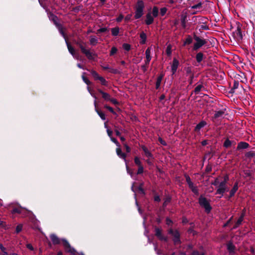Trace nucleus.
Masks as SVG:
<instances>
[{
    "label": "nucleus",
    "mask_w": 255,
    "mask_h": 255,
    "mask_svg": "<svg viewBox=\"0 0 255 255\" xmlns=\"http://www.w3.org/2000/svg\"><path fill=\"white\" fill-rule=\"evenodd\" d=\"M73 42L80 48L81 52L84 54L89 60H94L95 58L97 57L96 53H93L91 52L90 50L86 48L87 44L81 39L79 38L77 40H74Z\"/></svg>",
    "instance_id": "f257e3e1"
},
{
    "label": "nucleus",
    "mask_w": 255,
    "mask_h": 255,
    "mask_svg": "<svg viewBox=\"0 0 255 255\" xmlns=\"http://www.w3.org/2000/svg\"><path fill=\"white\" fill-rule=\"evenodd\" d=\"M144 8V3L142 0H137L135 7V15L134 16L135 19H139L143 15V10Z\"/></svg>",
    "instance_id": "f03ea898"
},
{
    "label": "nucleus",
    "mask_w": 255,
    "mask_h": 255,
    "mask_svg": "<svg viewBox=\"0 0 255 255\" xmlns=\"http://www.w3.org/2000/svg\"><path fill=\"white\" fill-rule=\"evenodd\" d=\"M193 39L196 41L193 46L194 51L198 50L201 47L207 43V40L204 38H201L197 36L195 33H193Z\"/></svg>",
    "instance_id": "7ed1b4c3"
},
{
    "label": "nucleus",
    "mask_w": 255,
    "mask_h": 255,
    "mask_svg": "<svg viewBox=\"0 0 255 255\" xmlns=\"http://www.w3.org/2000/svg\"><path fill=\"white\" fill-rule=\"evenodd\" d=\"M198 203L201 207L205 209L207 213H209L212 210V207L210 204L209 201L203 195H201L198 199Z\"/></svg>",
    "instance_id": "20e7f679"
},
{
    "label": "nucleus",
    "mask_w": 255,
    "mask_h": 255,
    "mask_svg": "<svg viewBox=\"0 0 255 255\" xmlns=\"http://www.w3.org/2000/svg\"><path fill=\"white\" fill-rule=\"evenodd\" d=\"M168 233L173 237V242L174 245H178L181 243L180 240V234L178 231L177 230H173L172 229H170Z\"/></svg>",
    "instance_id": "39448f33"
},
{
    "label": "nucleus",
    "mask_w": 255,
    "mask_h": 255,
    "mask_svg": "<svg viewBox=\"0 0 255 255\" xmlns=\"http://www.w3.org/2000/svg\"><path fill=\"white\" fill-rule=\"evenodd\" d=\"M61 241L66 252L69 253L72 255H78V253L74 248L71 246L70 244L66 239H62Z\"/></svg>",
    "instance_id": "423d86ee"
},
{
    "label": "nucleus",
    "mask_w": 255,
    "mask_h": 255,
    "mask_svg": "<svg viewBox=\"0 0 255 255\" xmlns=\"http://www.w3.org/2000/svg\"><path fill=\"white\" fill-rule=\"evenodd\" d=\"M237 29L233 32V36L236 41H239L242 40L243 38L241 29L242 25L240 24V22L237 23Z\"/></svg>",
    "instance_id": "0eeeda50"
},
{
    "label": "nucleus",
    "mask_w": 255,
    "mask_h": 255,
    "mask_svg": "<svg viewBox=\"0 0 255 255\" xmlns=\"http://www.w3.org/2000/svg\"><path fill=\"white\" fill-rule=\"evenodd\" d=\"M90 72L95 81L99 80L102 85L108 86V82L104 77L100 76L96 71L91 70Z\"/></svg>",
    "instance_id": "6e6552de"
},
{
    "label": "nucleus",
    "mask_w": 255,
    "mask_h": 255,
    "mask_svg": "<svg viewBox=\"0 0 255 255\" xmlns=\"http://www.w3.org/2000/svg\"><path fill=\"white\" fill-rule=\"evenodd\" d=\"M150 53V48L148 47L145 50L146 60H145V64L141 66V68L143 72H145L147 71L148 65L151 58Z\"/></svg>",
    "instance_id": "1a4fd4ad"
},
{
    "label": "nucleus",
    "mask_w": 255,
    "mask_h": 255,
    "mask_svg": "<svg viewBox=\"0 0 255 255\" xmlns=\"http://www.w3.org/2000/svg\"><path fill=\"white\" fill-rule=\"evenodd\" d=\"M229 190L227 186V183L222 181L219 184L218 188L217 189L216 194H220L221 197L223 196L224 193Z\"/></svg>",
    "instance_id": "9d476101"
},
{
    "label": "nucleus",
    "mask_w": 255,
    "mask_h": 255,
    "mask_svg": "<svg viewBox=\"0 0 255 255\" xmlns=\"http://www.w3.org/2000/svg\"><path fill=\"white\" fill-rule=\"evenodd\" d=\"M87 89H88V91L90 93L91 95L94 98H95L94 105H95V108L96 112H102L101 111V110L99 109V108H98V103H97V100L98 99L97 93H96L94 91L92 90L89 87H88Z\"/></svg>",
    "instance_id": "9b49d317"
},
{
    "label": "nucleus",
    "mask_w": 255,
    "mask_h": 255,
    "mask_svg": "<svg viewBox=\"0 0 255 255\" xmlns=\"http://www.w3.org/2000/svg\"><path fill=\"white\" fill-rule=\"evenodd\" d=\"M96 90L97 95L100 94L102 95V98L105 101H109V100H111V95L109 94L104 92L102 89L99 88H97Z\"/></svg>",
    "instance_id": "f8f14e48"
},
{
    "label": "nucleus",
    "mask_w": 255,
    "mask_h": 255,
    "mask_svg": "<svg viewBox=\"0 0 255 255\" xmlns=\"http://www.w3.org/2000/svg\"><path fill=\"white\" fill-rule=\"evenodd\" d=\"M190 4L195 3L192 6H191L192 9L200 8L202 6V2L200 0H189Z\"/></svg>",
    "instance_id": "ddd939ff"
},
{
    "label": "nucleus",
    "mask_w": 255,
    "mask_h": 255,
    "mask_svg": "<svg viewBox=\"0 0 255 255\" xmlns=\"http://www.w3.org/2000/svg\"><path fill=\"white\" fill-rule=\"evenodd\" d=\"M155 236L158 238V239L160 241H164L165 242H167V237H164L162 234V232H161V230L158 228H156L155 229Z\"/></svg>",
    "instance_id": "4468645a"
},
{
    "label": "nucleus",
    "mask_w": 255,
    "mask_h": 255,
    "mask_svg": "<svg viewBox=\"0 0 255 255\" xmlns=\"http://www.w3.org/2000/svg\"><path fill=\"white\" fill-rule=\"evenodd\" d=\"M179 65V61L175 58H173L172 64L171 65V72L172 75L175 74L176 72Z\"/></svg>",
    "instance_id": "2eb2a0df"
},
{
    "label": "nucleus",
    "mask_w": 255,
    "mask_h": 255,
    "mask_svg": "<svg viewBox=\"0 0 255 255\" xmlns=\"http://www.w3.org/2000/svg\"><path fill=\"white\" fill-rule=\"evenodd\" d=\"M49 17V19L53 21L56 27L60 26L61 24L58 22V18L56 15L54 14L53 13H50Z\"/></svg>",
    "instance_id": "dca6fc26"
},
{
    "label": "nucleus",
    "mask_w": 255,
    "mask_h": 255,
    "mask_svg": "<svg viewBox=\"0 0 255 255\" xmlns=\"http://www.w3.org/2000/svg\"><path fill=\"white\" fill-rule=\"evenodd\" d=\"M239 182L238 181H236L233 187L232 188V189L230 191V195L229 196V198H232L233 197L236 192L238 191L239 186H238Z\"/></svg>",
    "instance_id": "f3484780"
},
{
    "label": "nucleus",
    "mask_w": 255,
    "mask_h": 255,
    "mask_svg": "<svg viewBox=\"0 0 255 255\" xmlns=\"http://www.w3.org/2000/svg\"><path fill=\"white\" fill-rule=\"evenodd\" d=\"M244 216H245V213H242L241 214L240 217L237 220V221L235 223L233 227L232 228V230H234V229H237L241 225V224L244 220Z\"/></svg>",
    "instance_id": "a211bd4d"
},
{
    "label": "nucleus",
    "mask_w": 255,
    "mask_h": 255,
    "mask_svg": "<svg viewBox=\"0 0 255 255\" xmlns=\"http://www.w3.org/2000/svg\"><path fill=\"white\" fill-rule=\"evenodd\" d=\"M50 239L53 245H59L60 244V239L55 234H51L50 236Z\"/></svg>",
    "instance_id": "6ab92c4d"
},
{
    "label": "nucleus",
    "mask_w": 255,
    "mask_h": 255,
    "mask_svg": "<svg viewBox=\"0 0 255 255\" xmlns=\"http://www.w3.org/2000/svg\"><path fill=\"white\" fill-rule=\"evenodd\" d=\"M249 147V144L246 142L241 141L238 143L237 150L244 149Z\"/></svg>",
    "instance_id": "aec40b11"
},
{
    "label": "nucleus",
    "mask_w": 255,
    "mask_h": 255,
    "mask_svg": "<svg viewBox=\"0 0 255 255\" xmlns=\"http://www.w3.org/2000/svg\"><path fill=\"white\" fill-rule=\"evenodd\" d=\"M207 125L206 122L205 121H202L199 124H198L195 128L194 131L195 132H199L200 129L204 127Z\"/></svg>",
    "instance_id": "412c9836"
},
{
    "label": "nucleus",
    "mask_w": 255,
    "mask_h": 255,
    "mask_svg": "<svg viewBox=\"0 0 255 255\" xmlns=\"http://www.w3.org/2000/svg\"><path fill=\"white\" fill-rule=\"evenodd\" d=\"M154 21L153 17L151 16V13L148 12L146 15V19L145 20V22L146 25H150Z\"/></svg>",
    "instance_id": "4be33fe9"
},
{
    "label": "nucleus",
    "mask_w": 255,
    "mask_h": 255,
    "mask_svg": "<svg viewBox=\"0 0 255 255\" xmlns=\"http://www.w3.org/2000/svg\"><path fill=\"white\" fill-rule=\"evenodd\" d=\"M227 250L230 254H234L235 253V251L236 250V247L233 245L232 242H229L227 244Z\"/></svg>",
    "instance_id": "5701e85b"
},
{
    "label": "nucleus",
    "mask_w": 255,
    "mask_h": 255,
    "mask_svg": "<svg viewBox=\"0 0 255 255\" xmlns=\"http://www.w3.org/2000/svg\"><path fill=\"white\" fill-rule=\"evenodd\" d=\"M196 60L198 63H200L204 59L206 58V56L202 52L197 53L195 56Z\"/></svg>",
    "instance_id": "b1692460"
},
{
    "label": "nucleus",
    "mask_w": 255,
    "mask_h": 255,
    "mask_svg": "<svg viewBox=\"0 0 255 255\" xmlns=\"http://www.w3.org/2000/svg\"><path fill=\"white\" fill-rule=\"evenodd\" d=\"M141 148L142 149V150L143 151V152L145 154V155L146 157H147L148 158L153 157L152 154L151 153V152L148 150V149L145 146L142 145L141 146Z\"/></svg>",
    "instance_id": "393cba45"
},
{
    "label": "nucleus",
    "mask_w": 255,
    "mask_h": 255,
    "mask_svg": "<svg viewBox=\"0 0 255 255\" xmlns=\"http://www.w3.org/2000/svg\"><path fill=\"white\" fill-rule=\"evenodd\" d=\"M116 152H117V155L121 158L124 159V160L126 162L127 161V160H126V157H127V155L126 153H123L122 151V149L120 148V147H118L116 149Z\"/></svg>",
    "instance_id": "a878e982"
},
{
    "label": "nucleus",
    "mask_w": 255,
    "mask_h": 255,
    "mask_svg": "<svg viewBox=\"0 0 255 255\" xmlns=\"http://www.w3.org/2000/svg\"><path fill=\"white\" fill-rule=\"evenodd\" d=\"M66 45H67V48L68 49V51L69 52V53L73 56H75V49L71 46V44L70 43V42L68 41V40H66Z\"/></svg>",
    "instance_id": "bb28decb"
},
{
    "label": "nucleus",
    "mask_w": 255,
    "mask_h": 255,
    "mask_svg": "<svg viewBox=\"0 0 255 255\" xmlns=\"http://www.w3.org/2000/svg\"><path fill=\"white\" fill-rule=\"evenodd\" d=\"M240 84L238 81L235 80L234 82V85L233 87L229 91V93L233 94L235 93V90L239 87Z\"/></svg>",
    "instance_id": "cd10ccee"
},
{
    "label": "nucleus",
    "mask_w": 255,
    "mask_h": 255,
    "mask_svg": "<svg viewBox=\"0 0 255 255\" xmlns=\"http://www.w3.org/2000/svg\"><path fill=\"white\" fill-rule=\"evenodd\" d=\"M205 89L204 87L202 85L200 84L197 85L194 89L193 92L196 94H199L200 92Z\"/></svg>",
    "instance_id": "c85d7f7f"
},
{
    "label": "nucleus",
    "mask_w": 255,
    "mask_h": 255,
    "mask_svg": "<svg viewBox=\"0 0 255 255\" xmlns=\"http://www.w3.org/2000/svg\"><path fill=\"white\" fill-rule=\"evenodd\" d=\"M56 27L58 28L60 33L62 35V36L65 39V41L66 40H67L68 39H67V36L63 30V27L62 25L61 24H60L59 26H57Z\"/></svg>",
    "instance_id": "c756f323"
},
{
    "label": "nucleus",
    "mask_w": 255,
    "mask_h": 255,
    "mask_svg": "<svg viewBox=\"0 0 255 255\" xmlns=\"http://www.w3.org/2000/svg\"><path fill=\"white\" fill-rule=\"evenodd\" d=\"M146 34L143 32H141L140 34V38L141 39V41H140V43L141 44H144L146 42Z\"/></svg>",
    "instance_id": "7c9ffc66"
},
{
    "label": "nucleus",
    "mask_w": 255,
    "mask_h": 255,
    "mask_svg": "<svg viewBox=\"0 0 255 255\" xmlns=\"http://www.w3.org/2000/svg\"><path fill=\"white\" fill-rule=\"evenodd\" d=\"M163 77V75H162V74L160 75L157 77L156 82V85H155L156 89H158L160 87L161 82Z\"/></svg>",
    "instance_id": "2f4dec72"
},
{
    "label": "nucleus",
    "mask_w": 255,
    "mask_h": 255,
    "mask_svg": "<svg viewBox=\"0 0 255 255\" xmlns=\"http://www.w3.org/2000/svg\"><path fill=\"white\" fill-rule=\"evenodd\" d=\"M193 38L190 35H188L185 40L184 42L183 45L185 46L186 45H189L192 43Z\"/></svg>",
    "instance_id": "473e14b6"
},
{
    "label": "nucleus",
    "mask_w": 255,
    "mask_h": 255,
    "mask_svg": "<svg viewBox=\"0 0 255 255\" xmlns=\"http://www.w3.org/2000/svg\"><path fill=\"white\" fill-rule=\"evenodd\" d=\"M23 208L21 207H14L12 209L11 212L12 214H20L21 213V211L22 210Z\"/></svg>",
    "instance_id": "72a5a7b5"
},
{
    "label": "nucleus",
    "mask_w": 255,
    "mask_h": 255,
    "mask_svg": "<svg viewBox=\"0 0 255 255\" xmlns=\"http://www.w3.org/2000/svg\"><path fill=\"white\" fill-rule=\"evenodd\" d=\"M245 177H250L253 174V171L250 169H245L243 171Z\"/></svg>",
    "instance_id": "f704fd0d"
},
{
    "label": "nucleus",
    "mask_w": 255,
    "mask_h": 255,
    "mask_svg": "<svg viewBox=\"0 0 255 255\" xmlns=\"http://www.w3.org/2000/svg\"><path fill=\"white\" fill-rule=\"evenodd\" d=\"M90 43L92 45H96L98 43V39L94 36H90Z\"/></svg>",
    "instance_id": "c9c22d12"
},
{
    "label": "nucleus",
    "mask_w": 255,
    "mask_h": 255,
    "mask_svg": "<svg viewBox=\"0 0 255 255\" xmlns=\"http://www.w3.org/2000/svg\"><path fill=\"white\" fill-rule=\"evenodd\" d=\"M186 15H182L181 18V24L183 28H185L186 27Z\"/></svg>",
    "instance_id": "e433bc0d"
},
{
    "label": "nucleus",
    "mask_w": 255,
    "mask_h": 255,
    "mask_svg": "<svg viewBox=\"0 0 255 255\" xmlns=\"http://www.w3.org/2000/svg\"><path fill=\"white\" fill-rule=\"evenodd\" d=\"M31 213V212L30 211H28L23 208L21 211V213H20V215H21L22 217H25L28 216Z\"/></svg>",
    "instance_id": "4c0bfd02"
},
{
    "label": "nucleus",
    "mask_w": 255,
    "mask_h": 255,
    "mask_svg": "<svg viewBox=\"0 0 255 255\" xmlns=\"http://www.w3.org/2000/svg\"><path fill=\"white\" fill-rule=\"evenodd\" d=\"M120 29L118 27H115L111 29L112 34L113 36H116L119 33Z\"/></svg>",
    "instance_id": "58836bf2"
},
{
    "label": "nucleus",
    "mask_w": 255,
    "mask_h": 255,
    "mask_svg": "<svg viewBox=\"0 0 255 255\" xmlns=\"http://www.w3.org/2000/svg\"><path fill=\"white\" fill-rule=\"evenodd\" d=\"M158 8L156 6H153L152 10V14L153 15V16L154 17H156L158 15Z\"/></svg>",
    "instance_id": "ea45409f"
},
{
    "label": "nucleus",
    "mask_w": 255,
    "mask_h": 255,
    "mask_svg": "<svg viewBox=\"0 0 255 255\" xmlns=\"http://www.w3.org/2000/svg\"><path fill=\"white\" fill-rule=\"evenodd\" d=\"M245 156L248 158H252L255 157V152L254 151H250L246 153Z\"/></svg>",
    "instance_id": "a19ab883"
},
{
    "label": "nucleus",
    "mask_w": 255,
    "mask_h": 255,
    "mask_svg": "<svg viewBox=\"0 0 255 255\" xmlns=\"http://www.w3.org/2000/svg\"><path fill=\"white\" fill-rule=\"evenodd\" d=\"M143 183H140L139 185L138 186L137 189L138 190V192L139 193L142 194L143 195H145V191L143 188Z\"/></svg>",
    "instance_id": "79ce46f5"
},
{
    "label": "nucleus",
    "mask_w": 255,
    "mask_h": 255,
    "mask_svg": "<svg viewBox=\"0 0 255 255\" xmlns=\"http://www.w3.org/2000/svg\"><path fill=\"white\" fill-rule=\"evenodd\" d=\"M86 74V73H83V75H82V78L83 80V81L87 85H90L91 84V82H90V81L85 76V75Z\"/></svg>",
    "instance_id": "37998d69"
},
{
    "label": "nucleus",
    "mask_w": 255,
    "mask_h": 255,
    "mask_svg": "<svg viewBox=\"0 0 255 255\" xmlns=\"http://www.w3.org/2000/svg\"><path fill=\"white\" fill-rule=\"evenodd\" d=\"M232 142L228 138L226 139L224 141L223 146L226 148H228L231 146Z\"/></svg>",
    "instance_id": "c03bdc74"
},
{
    "label": "nucleus",
    "mask_w": 255,
    "mask_h": 255,
    "mask_svg": "<svg viewBox=\"0 0 255 255\" xmlns=\"http://www.w3.org/2000/svg\"><path fill=\"white\" fill-rule=\"evenodd\" d=\"M134 161L135 164L136 165H137L138 167L142 166L141 165V162L139 158L138 157L136 156V157H134Z\"/></svg>",
    "instance_id": "a18cd8bd"
},
{
    "label": "nucleus",
    "mask_w": 255,
    "mask_h": 255,
    "mask_svg": "<svg viewBox=\"0 0 255 255\" xmlns=\"http://www.w3.org/2000/svg\"><path fill=\"white\" fill-rule=\"evenodd\" d=\"M123 48L126 51H128L130 50L131 46L128 43H124L123 44Z\"/></svg>",
    "instance_id": "49530a36"
},
{
    "label": "nucleus",
    "mask_w": 255,
    "mask_h": 255,
    "mask_svg": "<svg viewBox=\"0 0 255 255\" xmlns=\"http://www.w3.org/2000/svg\"><path fill=\"white\" fill-rule=\"evenodd\" d=\"M108 31V29L107 27H102L101 28H99L97 31V34H99L100 33H104Z\"/></svg>",
    "instance_id": "de8ad7c7"
},
{
    "label": "nucleus",
    "mask_w": 255,
    "mask_h": 255,
    "mask_svg": "<svg viewBox=\"0 0 255 255\" xmlns=\"http://www.w3.org/2000/svg\"><path fill=\"white\" fill-rule=\"evenodd\" d=\"M22 227H23V226L22 224H19L16 227V229H15V232L16 234H18L19 233V232H20L22 229Z\"/></svg>",
    "instance_id": "09e8293b"
},
{
    "label": "nucleus",
    "mask_w": 255,
    "mask_h": 255,
    "mask_svg": "<svg viewBox=\"0 0 255 255\" xmlns=\"http://www.w3.org/2000/svg\"><path fill=\"white\" fill-rule=\"evenodd\" d=\"M167 9L165 7H162L160 9V14L161 16H164L166 12H167Z\"/></svg>",
    "instance_id": "8fccbe9b"
},
{
    "label": "nucleus",
    "mask_w": 255,
    "mask_h": 255,
    "mask_svg": "<svg viewBox=\"0 0 255 255\" xmlns=\"http://www.w3.org/2000/svg\"><path fill=\"white\" fill-rule=\"evenodd\" d=\"M118 51V49L116 47H112V48H111V51H110V56H113L115 54H116L117 53Z\"/></svg>",
    "instance_id": "3c124183"
},
{
    "label": "nucleus",
    "mask_w": 255,
    "mask_h": 255,
    "mask_svg": "<svg viewBox=\"0 0 255 255\" xmlns=\"http://www.w3.org/2000/svg\"><path fill=\"white\" fill-rule=\"evenodd\" d=\"M185 70L186 73L187 75H189V76H190L191 75V74H194L192 72L191 68L190 67L186 68Z\"/></svg>",
    "instance_id": "603ef678"
},
{
    "label": "nucleus",
    "mask_w": 255,
    "mask_h": 255,
    "mask_svg": "<svg viewBox=\"0 0 255 255\" xmlns=\"http://www.w3.org/2000/svg\"><path fill=\"white\" fill-rule=\"evenodd\" d=\"M224 113H216L213 117V120H216L217 119L221 117Z\"/></svg>",
    "instance_id": "864d4df0"
},
{
    "label": "nucleus",
    "mask_w": 255,
    "mask_h": 255,
    "mask_svg": "<svg viewBox=\"0 0 255 255\" xmlns=\"http://www.w3.org/2000/svg\"><path fill=\"white\" fill-rule=\"evenodd\" d=\"M166 53L168 56H169L171 54V45H169L167 46V47L166 48Z\"/></svg>",
    "instance_id": "5fc2aeb1"
},
{
    "label": "nucleus",
    "mask_w": 255,
    "mask_h": 255,
    "mask_svg": "<svg viewBox=\"0 0 255 255\" xmlns=\"http://www.w3.org/2000/svg\"><path fill=\"white\" fill-rule=\"evenodd\" d=\"M110 138H111V140L113 142H114L116 144L117 146H118V147L120 146V144L116 138H115V137H113V136H112Z\"/></svg>",
    "instance_id": "6e6d98bb"
},
{
    "label": "nucleus",
    "mask_w": 255,
    "mask_h": 255,
    "mask_svg": "<svg viewBox=\"0 0 255 255\" xmlns=\"http://www.w3.org/2000/svg\"><path fill=\"white\" fill-rule=\"evenodd\" d=\"M191 255H205L204 252H199L197 251H194Z\"/></svg>",
    "instance_id": "4d7b16f0"
},
{
    "label": "nucleus",
    "mask_w": 255,
    "mask_h": 255,
    "mask_svg": "<svg viewBox=\"0 0 255 255\" xmlns=\"http://www.w3.org/2000/svg\"><path fill=\"white\" fill-rule=\"evenodd\" d=\"M158 141L161 144L164 146L167 145L166 142L163 140L161 137H159L158 138Z\"/></svg>",
    "instance_id": "13d9d810"
},
{
    "label": "nucleus",
    "mask_w": 255,
    "mask_h": 255,
    "mask_svg": "<svg viewBox=\"0 0 255 255\" xmlns=\"http://www.w3.org/2000/svg\"><path fill=\"white\" fill-rule=\"evenodd\" d=\"M184 176H185V177L186 178V181L188 185L189 184H190V183H191L192 182L191 181V178H190V177H189V175H188L187 174H185Z\"/></svg>",
    "instance_id": "bf43d9fd"
},
{
    "label": "nucleus",
    "mask_w": 255,
    "mask_h": 255,
    "mask_svg": "<svg viewBox=\"0 0 255 255\" xmlns=\"http://www.w3.org/2000/svg\"><path fill=\"white\" fill-rule=\"evenodd\" d=\"M143 166H139L138 170H137V174H141L143 173Z\"/></svg>",
    "instance_id": "052dcab7"
},
{
    "label": "nucleus",
    "mask_w": 255,
    "mask_h": 255,
    "mask_svg": "<svg viewBox=\"0 0 255 255\" xmlns=\"http://www.w3.org/2000/svg\"><path fill=\"white\" fill-rule=\"evenodd\" d=\"M191 191L196 195H199V190L197 188V187L196 186L193 189H191Z\"/></svg>",
    "instance_id": "680f3d73"
},
{
    "label": "nucleus",
    "mask_w": 255,
    "mask_h": 255,
    "mask_svg": "<svg viewBox=\"0 0 255 255\" xmlns=\"http://www.w3.org/2000/svg\"><path fill=\"white\" fill-rule=\"evenodd\" d=\"M123 145L126 148V151L128 153H129L130 152L131 149L130 148L128 145V144L126 143H123Z\"/></svg>",
    "instance_id": "e2e57ef3"
},
{
    "label": "nucleus",
    "mask_w": 255,
    "mask_h": 255,
    "mask_svg": "<svg viewBox=\"0 0 255 255\" xmlns=\"http://www.w3.org/2000/svg\"><path fill=\"white\" fill-rule=\"evenodd\" d=\"M123 18H124V15L122 14H120L119 15V16L117 18L116 21L118 22H120L122 21V20H123Z\"/></svg>",
    "instance_id": "0e129e2a"
},
{
    "label": "nucleus",
    "mask_w": 255,
    "mask_h": 255,
    "mask_svg": "<svg viewBox=\"0 0 255 255\" xmlns=\"http://www.w3.org/2000/svg\"><path fill=\"white\" fill-rule=\"evenodd\" d=\"M233 217L232 216V217H231L228 220V221L223 225V227H227L231 222H232V219H233Z\"/></svg>",
    "instance_id": "69168bd1"
},
{
    "label": "nucleus",
    "mask_w": 255,
    "mask_h": 255,
    "mask_svg": "<svg viewBox=\"0 0 255 255\" xmlns=\"http://www.w3.org/2000/svg\"><path fill=\"white\" fill-rule=\"evenodd\" d=\"M212 185H213L214 186H217L219 184V182L218 178H217L215 179V181L211 183Z\"/></svg>",
    "instance_id": "338daca9"
},
{
    "label": "nucleus",
    "mask_w": 255,
    "mask_h": 255,
    "mask_svg": "<svg viewBox=\"0 0 255 255\" xmlns=\"http://www.w3.org/2000/svg\"><path fill=\"white\" fill-rule=\"evenodd\" d=\"M132 15L131 14H128V15H126V16L125 17V20L126 21L128 22V21L129 20H130V18H131V17Z\"/></svg>",
    "instance_id": "774afa93"
}]
</instances>
